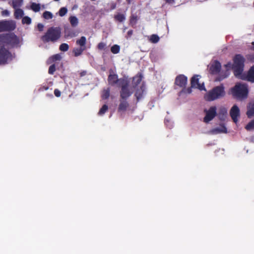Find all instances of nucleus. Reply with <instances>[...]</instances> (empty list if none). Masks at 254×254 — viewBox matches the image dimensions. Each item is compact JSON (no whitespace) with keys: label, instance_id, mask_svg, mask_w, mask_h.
<instances>
[{"label":"nucleus","instance_id":"obj_20","mask_svg":"<svg viewBox=\"0 0 254 254\" xmlns=\"http://www.w3.org/2000/svg\"><path fill=\"white\" fill-rule=\"evenodd\" d=\"M144 90V86L142 84L139 89H137L136 90L135 93V96L136 97L137 101H138L142 97Z\"/></svg>","mask_w":254,"mask_h":254},{"label":"nucleus","instance_id":"obj_4","mask_svg":"<svg viewBox=\"0 0 254 254\" xmlns=\"http://www.w3.org/2000/svg\"><path fill=\"white\" fill-rule=\"evenodd\" d=\"M225 94L224 87L222 85L214 87L209 90L204 95V99L207 101H213L223 97Z\"/></svg>","mask_w":254,"mask_h":254},{"label":"nucleus","instance_id":"obj_7","mask_svg":"<svg viewBox=\"0 0 254 254\" xmlns=\"http://www.w3.org/2000/svg\"><path fill=\"white\" fill-rule=\"evenodd\" d=\"M86 38L84 36H82L79 39L76 41V44L80 46L79 48H76L73 49V53L75 57L80 56L83 52L86 50Z\"/></svg>","mask_w":254,"mask_h":254},{"label":"nucleus","instance_id":"obj_3","mask_svg":"<svg viewBox=\"0 0 254 254\" xmlns=\"http://www.w3.org/2000/svg\"><path fill=\"white\" fill-rule=\"evenodd\" d=\"M233 61L232 69L234 74L236 77L240 78L244 71L245 59L242 55L236 54L234 57Z\"/></svg>","mask_w":254,"mask_h":254},{"label":"nucleus","instance_id":"obj_46","mask_svg":"<svg viewBox=\"0 0 254 254\" xmlns=\"http://www.w3.org/2000/svg\"><path fill=\"white\" fill-rule=\"evenodd\" d=\"M232 65L233 64H232L231 62H229L226 64H225V66L227 68L232 69Z\"/></svg>","mask_w":254,"mask_h":254},{"label":"nucleus","instance_id":"obj_23","mask_svg":"<svg viewBox=\"0 0 254 254\" xmlns=\"http://www.w3.org/2000/svg\"><path fill=\"white\" fill-rule=\"evenodd\" d=\"M142 77L141 75H136L133 78V84L134 87L137 86L139 84L142 80Z\"/></svg>","mask_w":254,"mask_h":254},{"label":"nucleus","instance_id":"obj_48","mask_svg":"<svg viewBox=\"0 0 254 254\" xmlns=\"http://www.w3.org/2000/svg\"><path fill=\"white\" fill-rule=\"evenodd\" d=\"M86 74V71H82L80 72L79 75L80 77H82L85 76Z\"/></svg>","mask_w":254,"mask_h":254},{"label":"nucleus","instance_id":"obj_49","mask_svg":"<svg viewBox=\"0 0 254 254\" xmlns=\"http://www.w3.org/2000/svg\"><path fill=\"white\" fill-rule=\"evenodd\" d=\"M133 33V31L132 30H130L127 32V35L129 37H130Z\"/></svg>","mask_w":254,"mask_h":254},{"label":"nucleus","instance_id":"obj_9","mask_svg":"<svg viewBox=\"0 0 254 254\" xmlns=\"http://www.w3.org/2000/svg\"><path fill=\"white\" fill-rule=\"evenodd\" d=\"M216 110V106L210 107L208 110H205L204 112L206 113V115L203 118V122L208 123L212 121L217 115Z\"/></svg>","mask_w":254,"mask_h":254},{"label":"nucleus","instance_id":"obj_1","mask_svg":"<svg viewBox=\"0 0 254 254\" xmlns=\"http://www.w3.org/2000/svg\"><path fill=\"white\" fill-rule=\"evenodd\" d=\"M61 29L60 27H51L41 37V39L44 43L49 42L55 43L61 38Z\"/></svg>","mask_w":254,"mask_h":254},{"label":"nucleus","instance_id":"obj_24","mask_svg":"<svg viewBox=\"0 0 254 254\" xmlns=\"http://www.w3.org/2000/svg\"><path fill=\"white\" fill-rule=\"evenodd\" d=\"M23 0H12V6L14 9L17 8L22 6Z\"/></svg>","mask_w":254,"mask_h":254},{"label":"nucleus","instance_id":"obj_43","mask_svg":"<svg viewBox=\"0 0 254 254\" xmlns=\"http://www.w3.org/2000/svg\"><path fill=\"white\" fill-rule=\"evenodd\" d=\"M54 94L57 97H59L61 96V91L58 89H55L54 90Z\"/></svg>","mask_w":254,"mask_h":254},{"label":"nucleus","instance_id":"obj_8","mask_svg":"<svg viewBox=\"0 0 254 254\" xmlns=\"http://www.w3.org/2000/svg\"><path fill=\"white\" fill-rule=\"evenodd\" d=\"M122 82L119 86L121 87V99H127L132 94L128 89V82L127 80H121Z\"/></svg>","mask_w":254,"mask_h":254},{"label":"nucleus","instance_id":"obj_16","mask_svg":"<svg viewBox=\"0 0 254 254\" xmlns=\"http://www.w3.org/2000/svg\"><path fill=\"white\" fill-rule=\"evenodd\" d=\"M221 68V65L219 62L215 61L210 67V72L211 74H215L219 73Z\"/></svg>","mask_w":254,"mask_h":254},{"label":"nucleus","instance_id":"obj_33","mask_svg":"<svg viewBox=\"0 0 254 254\" xmlns=\"http://www.w3.org/2000/svg\"><path fill=\"white\" fill-rule=\"evenodd\" d=\"M53 16V14L48 11H45L43 14V17L46 19H52Z\"/></svg>","mask_w":254,"mask_h":254},{"label":"nucleus","instance_id":"obj_15","mask_svg":"<svg viewBox=\"0 0 254 254\" xmlns=\"http://www.w3.org/2000/svg\"><path fill=\"white\" fill-rule=\"evenodd\" d=\"M240 78L254 83V65L250 68L246 75H242Z\"/></svg>","mask_w":254,"mask_h":254},{"label":"nucleus","instance_id":"obj_2","mask_svg":"<svg viewBox=\"0 0 254 254\" xmlns=\"http://www.w3.org/2000/svg\"><path fill=\"white\" fill-rule=\"evenodd\" d=\"M19 43L18 37L13 33L0 34V46L14 48L17 47Z\"/></svg>","mask_w":254,"mask_h":254},{"label":"nucleus","instance_id":"obj_34","mask_svg":"<svg viewBox=\"0 0 254 254\" xmlns=\"http://www.w3.org/2000/svg\"><path fill=\"white\" fill-rule=\"evenodd\" d=\"M245 128L248 130L254 129V119L252 120L247 125Z\"/></svg>","mask_w":254,"mask_h":254},{"label":"nucleus","instance_id":"obj_18","mask_svg":"<svg viewBox=\"0 0 254 254\" xmlns=\"http://www.w3.org/2000/svg\"><path fill=\"white\" fill-rule=\"evenodd\" d=\"M128 107L129 104L127 102V99H121L120 100L118 111L119 112H125Z\"/></svg>","mask_w":254,"mask_h":254},{"label":"nucleus","instance_id":"obj_32","mask_svg":"<svg viewBox=\"0 0 254 254\" xmlns=\"http://www.w3.org/2000/svg\"><path fill=\"white\" fill-rule=\"evenodd\" d=\"M59 49L62 52H66L69 49V46L66 43H62L59 47Z\"/></svg>","mask_w":254,"mask_h":254},{"label":"nucleus","instance_id":"obj_41","mask_svg":"<svg viewBox=\"0 0 254 254\" xmlns=\"http://www.w3.org/2000/svg\"><path fill=\"white\" fill-rule=\"evenodd\" d=\"M106 44L103 42H100L98 44L97 47L99 50H102L104 49Z\"/></svg>","mask_w":254,"mask_h":254},{"label":"nucleus","instance_id":"obj_14","mask_svg":"<svg viewBox=\"0 0 254 254\" xmlns=\"http://www.w3.org/2000/svg\"><path fill=\"white\" fill-rule=\"evenodd\" d=\"M124 78L118 79V75L116 74H110L108 77V81L109 84L113 86L118 84L119 86L122 84L121 80H125Z\"/></svg>","mask_w":254,"mask_h":254},{"label":"nucleus","instance_id":"obj_25","mask_svg":"<svg viewBox=\"0 0 254 254\" xmlns=\"http://www.w3.org/2000/svg\"><path fill=\"white\" fill-rule=\"evenodd\" d=\"M110 94V89L109 88L104 89L102 91L101 97L103 99H107L109 98Z\"/></svg>","mask_w":254,"mask_h":254},{"label":"nucleus","instance_id":"obj_42","mask_svg":"<svg viewBox=\"0 0 254 254\" xmlns=\"http://www.w3.org/2000/svg\"><path fill=\"white\" fill-rule=\"evenodd\" d=\"M137 21V16L132 15L130 17V23H134L135 24Z\"/></svg>","mask_w":254,"mask_h":254},{"label":"nucleus","instance_id":"obj_17","mask_svg":"<svg viewBox=\"0 0 254 254\" xmlns=\"http://www.w3.org/2000/svg\"><path fill=\"white\" fill-rule=\"evenodd\" d=\"M227 129L223 124H220L219 127L211 130V133L216 134L221 133H227Z\"/></svg>","mask_w":254,"mask_h":254},{"label":"nucleus","instance_id":"obj_21","mask_svg":"<svg viewBox=\"0 0 254 254\" xmlns=\"http://www.w3.org/2000/svg\"><path fill=\"white\" fill-rule=\"evenodd\" d=\"M247 115L249 118H251L254 116V102L250 104L248 106Z\"/></svg>","mask_w":254,"mask_h":254},{"label":"nucleus","instance_id":"obj_22","mask_svg":"<svg viewBox=\"0 0 254 254\" xmlns=\"http://www.w3.org/2000/svg\"><path fill=\"white\" fill-rule=\"evenodd\" d=\"M24 15V11L20 8H16L14 13L15 18L19 19Z\"/></svg>","mask_w":254,"mask_h":254},{"label":"nucleus","instance_id":"obj_35","mask_svg":"<svg viewBox=\"0 0 254 254\" xmlns=\"http://www.w3.org/2000/svg\"><path fill=\"white\" fill-rule=\"evenodd\" d=\"M22 24H30L31 23V19L28 16H24L22 19Z\"/></svg>","mask_w":254,"mask_h":254},{"label":"nucleus","instance_id":"obj_5","mask_svg":"<svg viewBox=\"0 0 254 254\" xmlns=\"http://www.w3.org/2000/svg\"><path fill=\"white\" fill-rule=\"evenodd\" d=\"M232 93L233 95L236 98H246L248 94L247 86L244 84H237L232 89Z\"/></svg>","mask_w":254,"mask_h":254},{"label":"nucleus","instance_id":"obj_27","mask_svg":"<svg viewBox=\"0 0 254 254\" xmlns=\"http://www.w3.org/2000/svg\"><path fill=\"white\" fill-rule=\"evenodd\" d=\"M69 21L72 27H76L78 23V20L76 17L75 16H70L69 18Z\"/></svg>","mask_w":254,"mask_h":254},{"label":"nucleus","instance_id":"obj_37","mask_svg":"<svg viewBox=\"0 0 254 254\" xmlns=\"http://www.w3.org/2000/svg\"><path fill=\"white\" fill-rule=\"evenodd\" d=\"M56 71V65L55 64H53L50 66L49 68L48 72L50 74H53Z\"/></svg>","mask_w":254,"mask_h":254},{"label":"nucleus","instance_id":"obj_11","mask_svg":"<svg viewBox=\"0 0 254 254\" xmlns=\"http://www.w3.org/2000/svg\"><path fill=\"white\" fill-rule=\"evenodd\" d=\"M199 75H193L190 79V84L191 85V87L193 88H197L199 90H206L204 85L203 83L200 84L199 83Z\"/></svg>","mask_w":254,"mask_h":254},{"label":"nucleus","instance_id":"obj_47","mask_svg":"<svg viewBox=\"0 0 254 254\" xmlns=\"http://www.w3.org/2000/svg\"><path fill=\"white\" fill-rule=\"evenodd\" d=\"M117 4L115 2H113L111 4V9L112 10L115 9L116 8Z\"/></svg>","mask_w":254,"mask_h":254},{"label":"nucleus","instance_id":"obj_44","mask_svg":"<svg viewBox=\"0 0 254 254\" xmlns=\"http://www.w3.org/2000/svg\"><path fill=\"white\" fill-rule=\"evenodd\" d=\"M37 28L39 31H42L44 29V25L42 23H39L37 25Z\"/></svg>","mask_w":254,"mask_h":254},{"label":"nucleus","instance_id":"obj_52","mask_svg":"<svg viewBox=\"0 0 254 254\" xmlns=\"http://www.w3.org/2000/svg\"><path fill=\"white\" fill-rule=\"evenodd\" d=\"M126 1L127 2V3L129 4V3H130L132 0H126Z\"/></svg>","mask_w":254,"mask_h":254},{"label":"nucleus","instance_id":"obj_13","mask_svg":"<svg viewBox=\"0 0 254 254\" xmlns=\"http://www.w3.org/2000/svg\"><path fill=\"white\" fill-rule=\"evenodd\" d=\"M187 82L188 78L184 74H179L175 78V84L180 87H186Z\"/></svg>","mask_w":254,"mask_h":254},{"label":"nucleus","instance_id":"obj_31","mask_svg":"<svg viewBox=\"0 0 254 254\" xmlns=\"http://www.w3.org/2000/svg\"><path fill=\"white\" fill-rule=\"evenodd\" d=\"M159 37L157 35L152 34L150 38V41L152 43H156L159 41Z\"/></svg>","mask_w":254,"mask_h":254},{"label":"nucleus","instance_id":"obj_12","mask_svg":"<svg viewBox=\"0 0 254 254\" xmlns=\"http://www.w3.org/2000/svg\"><path fill=\"white\" fill-rule=\"evenodd\" d=\"M230 115L233 121L237 123L238 121V118L240 116V111L236 105H234L231 108L230 111Z\"/></svg>","mask_w":254,"mask_h":254},{"label":"nucleus","instance_id":"obj_36","mask_svg":"<svg viewBox=\"0 0 254 254\" xmlns=\"http://www.w3.org/2000/svg\"><path fill=\"white\" fill-rule=\"evenodd\" d=\"M67 12V9L66 7H63L60 8L59 11V15L61 16H64Z\"/></svg>","mask_w":254,"mask_h":254},{"label":"nucleus","instance_id":"obj_29","mask_svg":"<svg viewBox=\"0 0 254 254\" xmlns=\"http://www.w3.org/2000/svg\"><path fill=\"white\" fill-rule=\"evenodd\" d=\"M120 47L118 45H114L111 48V51L113 54H117L120 52Z\"/></svg>","mask_w":254,"mask_h":254},{"label":"nucleus","instance_id":"obj_6","mask_svg":"<svg viewBox=\"0 0 254 254\" xmlns=\"http://www.w3.org/2000/svg\"><path fill=\"white\" fill-rule=\"evenodd\" d=\"M11 53L4 46H0V65H4L12 60Z\"/></svg>","mask_w":254,"mask_h":254},{"label":"nucleus","instance_id":"obj_10","mask_svg":"<svg viewBox=\"0 0 254 254\" xmlns=\"http://www.w3.org/2000/svg\"><path fill=\"white\" fill-rule=\"evenodd\" d=\"M2 32L4 31H11L14 30L16 28L15 22L9 20H1Z\"/></svg>","mask_w":254,"mask_h":254},{"label":"nucleus","instance_id":"obj_45","mask_svg":"<svg viewBox=\"0 0 254 254\" xmlns=\"http://www.w3.org/2000/svg\"><path fill=\"white\" fill-rule=\"evenodd\" d=\"M2 15L8 16L9 14V11L7 10H3L1 12Z\"/></svg>","mask_w":254,"mask_h":254},{"label":"nucleus","instance_id":"obj_38","mask_svg":"<svg viewBox=\"0 0 254 254\" xmlns=\"http://www.w3.org/2000/svg\"><path fill=\"white\" fill-rule=\"evenodd\" d=\"M193 87H191V86L190 87H189L188 88L186 87H183L182 92L185 93L187 94H190L192 92V88Z\"/></svg>","mask_w":254,"mask_h":254},{"label":"nucleus","instance_id":"obj_51","mask_svg":"<svg viewBox=\"0 0 254 254\" xmlns=\"http://www.w3.org/2000/svg\"><path fill=\"white\" fill-rule=\"evenodd\" d=\"M252 45H253V47H252V50H253V51H254V42H253L252 43Z\"/></svg>","mask_w":254,"mask_h":254},{"label":"nucleus","instance_id":"obj_39","mask_svg":"<svg viewBox=\"0 0 254 254\" xmlns=\"http://www.w3.org/2000/svg\"><path fill=\"white\" fill-rule=\"evenodd\" d=\"M51 59L53 62H56L57 61H60L61 59V56L59 54H56L53 55Z\"/></svg>","mask_w":254,"mask_h":254},{"label":"nucleus","instance_id":"obj_26","mask_svg":"<svg viewBox=\"0 0 254 254\" xmlns=\"http://www.w3.org/2000/svg\"><path fill=\"white\" fill-rule=\"evenodd\" d=\"M114 18L116 20L122 22L126 19V17L124 14L118 13L114 16Z\"/></svg>","mask_w":254,"mask_h":254},{"label":"nucleus","instance_id":"obj_50","mask_svg":"<svg viewBox=\"0 0 254 254\" xmlns=\"http://www.w3.org/2000/svg\"><path fill=\"white\" fill-rule=\"evenodd\" d=\"M2 32L1 21H0V32Z\"/></svg>","mask_w":254,"mask_h":254},{"label":"nucleus","instance_id":"obj_40","mask_svg":"<svg viewBox=\"0 0 254 254\" xmlns=\"http://www.w3.org/2000/svg\"><path fill=\"white\" fill-rule=\"evenodd\" d=\"M227 76H228V75H227L226 74H224V75H223L222 73H221L220 74H219L218 77L217 78V80L221 81L223 79H224V78H226L227 77Z\"/></svg>","mask_w":254,"mask_h":254},{"label":"nucleus","instance_id":"obj_28","mask_svg":"<svg viewBox=\"0 0 254 254\" xmlns=\"http://www.w3.org/2000/svg\"><path fill=\"white\" fill-rule=\"evenodd\" d=\"M31 8L34 12H38L40 10V5L39 3L33 2L31 5Z\"/></svg>","mask_w":254,"mask_h":254},{"label":"nucleus","instance_id":"obj_19","mask_svg":"<svg viewBox=\"0 0 254 254\" xmlns=\"http://www.w3.org/2000/svg\"><path fill=\"white\" fill-rule=\"evenodd\" d=\"M227 114V110L224 107H221L219 109L217 114L219 119L221 121H224Z\"/></svg>","mask_w":254,"mask_h":254},{"label":"nucleus","instance_id":"obj_53","mask_svg":"<svg viewBox=\"0 0 254 254\" xmlns=\"http://www.w3.org/2000/svg\"><path fill=\"white\" fill-rule=\"evenodd\" d=\"M253 4H254V3H253Z\"/></svg>","mask_w":254,"mask_h":254},{"label":"nucleus","instance_id":"obj_30","mask_svg":"<svg viewBox=\"0 0 254 254\" xmlns=\"http://www.w3.org/2000/svg\"><path fill=\"white\" fill-rule=\"evenodd\" d=\"M108 110V106L105 104L104 105L102 108L100 109L98 114L99 116L103 115Z\"/></svg>","mask_w":254,"mask_h":254}]
</instances>
